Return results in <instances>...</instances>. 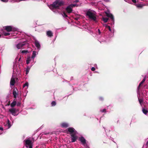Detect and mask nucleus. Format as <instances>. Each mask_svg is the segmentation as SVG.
Segmentation results:
<instances>
[{
  "mask_svg": "<svg viewBox=\"0 0 148 148\" xmlns=\"http://www.w3.org/2000/svg\"><path fill=\"white\" fill-rule=\"evenodd\" d=\"M86 15L90 19L94 21H96L97 18L95 14L91 11L89 10L87 11L86 13Z\"/></svg>",
  "mask_w": 148,
  "mask_h": 148,
  "instance_id": "f03ea898",
  "label": "nucleus"
},
{
  "mask_svg": "<svg viewBox=\"0 0 148 148\" xmlns=\"http://www.w3.org/2000/svg\"><path fill=\"white\" fill-rule=\"evenodd\" d=\"M142 112L145 114L147 115L148 113V111L145 108H143L142 109Z\"/></svg>",
  "mask_w": 148,
  "mask_h": 148,
  "instance_id": "aec40b11",
  "label": "nucleus"
},
{
  "mask_svg": "<svg viewBox=\"0 0 148 148\" xmlns=\"http://www.w3.org/2000/svg\"><path fill=\"white\" fill-rule=\"evenodd\" d=\"M30 70V68L29 66H27L26 69V74H27L29 73Z\"/></svg>",
  "mask_w": 148,
  "mask_h": 148,
  "instance_id": "b1692460",
  "label": "nucleus"
},
{
  "mask_svg": "<svg viewBox=\"0 0 148 148\" xmlns=\"http://www.w3.org/2000/svg\"><path fill=\"white\" fill-rule=\"evenodd\" d=\"M16 99H14L12 102L10 104V106L11 107L13 108L14 107L16 104V102L15 100Z\"/></svg>",
  "mask_w": 148,
  "mask_h": 148,
  "instance_id": "f3484780",
  "label": "nucleus"
},
{
  "mask_svg": "<svg viewBox=\"0 0 148 148\" xmlns=\"http://www.w3.org/2000/svg\"><path fill=\"white\" fill-rule=\"evenodd\" d=\"M1 37V35L0 34V38Z\"/></svg>",
  "mask_w": 148,
  "mask_h": 148,
  "instance_id": "49530a36",
  "label": "nucleus"
},
{
  "mask_svg": "<svg viewBox=\"0 0 148 148\" xmlns=\"http://www.w3.org/2000/svg\"><path fill=\"white\" fill-rule=\"evenodd\" d=\"M47 134V133H46V134Z\"/></svg>",
  "mask_w": 148,
  "mask_h": 148,
  "instance_id": "09e8293b",
  "label": "nucleus"
},
{
  "mask_svg": "<svg viewBox=\"0 0 148 148\" xmlns=\"http://www.w3.org/2000/svg\"><path fill=\"white\" fill-rule=\"evenodd\" d=\"M15 83V80L14 78L12 77L10 81V84L11 85L14 86Z\"/></svg>",
  "mask_w": 148,
  "mask_h": 148,
  "instance_id": "ddd939ff",
  "label": "nucleus"
},
{
  "mask_svg": "<svg viewBox=\"0 0 148 148\" xmlns=\"http://www.w3.org/2000/svg\"><path fill=\"white\" fill-rule=\"evenodd\" d=\"M28 44L26 41L20 42L16 45V47L18 49H21L23 48L27 47Z\"/></svg>",
  "mask_w": 148,
  "mask_h": 148,
  "instance_id": "7ed1b4c3",
  "label": "nucleus"
},
{
  "mask_svg": "<svg viewBox=\"0 0 148 148\" xmlns=\"http://www.w3.org/2000/svg\"><path fill=\"white\" fill-rule=\"evenodd\" d=\"M2 1L5 2H7L8 1V0H1Z\"/></svg>",
  "mask_w": 148,
  "mask_h": 148,
  "instance_id": "c9c22d12",
  "label": "nucleus"
},
{
  "mask_svg": "<svg viewBox=\"0 0 148 148\" xmlns=\"http://www.w3.org/2000/svg\"><path fill=\"white\" fill-rule=\"evenodd\" d=\"M3 34L5 36H9L10 35V33L8 32H3Z\"/></svg>",
  "mask_w": 148,
  "mask_h": 148,
  "instance_id": "5701e85b",
  "label": "nucleus"
},
{
  "mask_svg": "<svg viewBox=\"0 0 148 148\" xmlns=\"http://www.w3.org/2000/svg\"><path fill=\"white\" fill-rule=\"evenodd\" d=\"M68 132L70 133V134L71 135V134L75 133V129L73 127H69L68 128Z\"/></svg>",
  "mask_w": 148,
  "mask_h": 148,
  "instance_id": "0eeeda50",
  "label": "nucleus"
},
{
  "mask_svg": "<svg viewBox=\"0 0 148 148\" xmlns=\"http://www.w3.org/2000/svg\"><path fill=\"white\" fill-rule=\"evenodd\" d=\"M56 104V102L54 101H53L51 103V105L52 106H54Z\"/></svg>",
  "mask_w": 148,
  "mask_h": 148,
  "instance_id": "bb28decb",
  "label": "nucleus"
},
{
  "mask_svg": "<svg viewBox=\"0 0 148 148\" xmlns=\"http://www.w3.org/2000/svg\"><path fill=\"white\" fill-rule=\"evenodd\" d=\"M137 7H138V8H141L142 7H143V6L141 4H138V5H137Z\"/></svg>",
  "mask_w": 148,
  "mask_h": 148,
  "instance_id": "473e14b6",
  "label": "nucleus"
},
{
  "mask_svg": "<svg viewBox=\"0 0 148 148\" xmlns=\"http://www.w3.org/2000/svg\"><path fill=\"white\" fill-rule=\"evenodd\" d=\"M25 147L27 148L29 147V148H32V141L29 139L25 140Z\"/></svg>",
  "mask_w": 148,
  "mask_h": 148,
  "instance_id": "20e7f679",
  "label": "nucleus"
},
{
  "mask_svg": "<svg viewBox=\"0 0 148 148\" xmlns=\"http://www.w3.org/2000/svg\"><path fill=\"white\" fill-rule=\"evenodd\" d=\"M16 89L17 91H18L17 89L16 88ZM12 94L14 98H15V99H16V98L17 95H18V91H17V92L15 89L14 88L12 91Z\"/></svg>",
  "mask_w": 148,
  "mask_h": 148,
  "instance_id": "9d476101",
  "label": "nucleus"
},
{
  "mask_svg": "<svg viewBox=\"0 0 148 148\" xmlns=\"http://www.w3.org/2000/svg\"><path fill=\"white\" fill-rule=\"evenodd\" d=\"M98 31H99V33H100V31L99 29H98Z\"/></svg>",
  "mask_w": 148,
  "mask_h": 148,
  "instance_id": "a18cd8bd",
  "label": "nucleus"
},
{
  "mask_svg": "<svg viewBox=\"0 0 148 148\" xmlns=\"http://www.w3.org/2000/svg\"><path fill=\"white\" fill-rule=\"evenodd\" d=\"M71 142L73 143L76 141L78 138V136L75 133L71 134Z\"/></svg>",
  "mask_w": 148,
  "mask_h": 148,
  "instance_id": "423d86ee",
  "label": "nucleus"
},
{
  "mask_svg": "<svg viewBox=\"0 0 148 148\" xmlns=\"http://www.w3.org/2000/svg\"><path fill=\"white\" fill-rule=\"evenodd\" d=\"M105 14L107 16L110 17L112 21H114V18L112 14L106 12H105Z\"/></svg>",
  "mask_w": 148,
  "mask_h": 148,
  "instance_id": "9b49d317",
  "label": "nucleus"
},
{
  "mask_svg": "<svg viewBox=\"0 0 148 148\" xmlns=\"http://www.w3.org/2000/svg\"><path fill=\"white\" fill-rule=\"evenodd\" d=\"M10 101H9V102L8 103V104H7V105H8V106H9V105H10Z\"/></svg>",
  "mask_w": 148,
  "mask_h": 148,
  "instance_id": "a19ab883",
  "label": "nucleus"
},
{
  "mask_svg": "<svg viewBox=\"0 0 148 148\" xmlns=\"http://www.w3.org/2000/svg\"><path fill=\"white\" fill-rule=\"evenodd\" d=\"M4 29L8 32L14 31L16 30V29L11 26H6L4 27Z\"/></svg>",
  "mask_w": 148,
  "mask_h": 148,
  "instance_id": "39448f33",
  "label": "nucleus"
},
{
  "mask_svg": "<svg viewBox=\"0 0 148 148\" xmlns=\"http://www.w3.org/2000/svg\"><path fill=\"white\" fill-rule=\"evenodd\" d=\"M20 103H18L17 104V106H20Z\"/></svg>",
  "mask_w": 148,
  "mask_h": 148,
  "instance_id": "4c0bfd02",
  "label": "nucleus"
},
{
  "mask_svg": "<svg viewBox=\"0 0 148 148\" xmlns=\"http://www.w3.org/2000/svg\"><path fill=\"white\" fill-rule=\"evenodd\" d=\"M108 18L106 17H103L102 20L104 21L105 23H106L107 22Z\"/></svg>",
  "mask_w": 148,
  "mask_h": 148,
  "instance_id": "412c9836",
  "label": "nucleus"
},
{
  "mask_svg": "<svg viewBox=\"0 0 148 148\" xmlns=\"http://www.w3.org/2000/svg\"><path fill=\"white\" fill-rule=\"evenodd\" d=\"M88 148H90L89 147Z\"/></svg>",
  "mask_w": 148,
  "mask_h": 148,
  "instance_id": "603ef678",
  "label": "nucleus"
},
{
  "mask_svg": "<svg viewBox=\"0 0 148 148\" xmlns=\"http://www.w3.org/2000/svg\"><path fill=\"white\" fill-rule=\"evenodd\" d=\"M145 78H144L141 81V82L140 83L139 86L138 87V90H139V88L141 86V85L145 81Z\"/></svg>",
  "mask_w": 148,
  "mask_h": 148,
  "instance_id": "a211bd4d",
  "label": "nucleus"
},
{
  "mask_svg": "<svg viewBox=\"0 0 148 148\" xmlns=\"http://www.w3.org/2000/svg\"><path fill=\"white\" fill-rule=\"evenodd\" d=\"M106 111V109H104L102 110H101V112H105Z\"/></svg>",
  "mask_w": 148,
  "mask_h": 148,
  "instance_id": "f704fd0d",
  "label": "nucleus"
},
{
  "mask_svg": "<svg viewBox=\"0 0 148 148\" xmlns=\"http://www.w3.org/2000/svg\"><path fill=\"white\" fill-rule=\"evenodd\" d=\"M35 45L36 47L38 49L40 47L39 43L37 40L35 41Z\"/></svg>",
  "mask_w": 148,
  "mask_h": 148,
  "instance_id": "dca6fc26",
  "label": "nucleus"
},
{
  "mask_svg": "<svg viewBox=\"0 0 148 148\" xmlns=\"http://www.w3.org/2000/svg\"><path fill=\"white\" fill-rule=\"evenodd\" d=\"M65 10L69 14L71 13L73 11V8L70 5L66 8Z\"/></svg>",
  "mask_w": 148,
  "mask_h": 148,
  "instance_id": "6e6552de",
  "label": "nucleus"
},
{
  "mask_svg": "<svg viewBox=\"0 0 148 148\" xmlns=\"http://www.w3.org/2000/svg\"><path fill=\"white\" fill-rule=\"evenodd\" d=\"M79 140L81 142L83 145H84L86 144V140L83 136L79 137Z\"/></svg>",
  "mask_w": 148,
  "mask_h": 148,
  "instance_id": "1a4fd4ad",
  "label": "nucleus"
},
{
  "mask_svg": "<svg viewBox=\"0 0 148 148\" xmlns=\"http://www.w3.org/2000/svg\"><path fill=\"white\" fill-rule=\"evenodd\" d=\"M100 99L101 100H103V98L102 97H100Z\"/></svg>",
  "mask_w": 148,
  "mask_h": 148,
  "instance_id": "37998d69",
  "label": "nucleus"
},
{
  "mask_svg": "<svg viewBox=\"0 0 148 148\" xmlns=\"http://www.w3.org/2000/svg\"><path fill=\"white\" fill-rule=\"evenodd\" d=\"M75 20H78V18H75Z\"/></svg>",
  "mask_w": 148,
  "mask_h": 148,
  "instance_id": "79ce46f5",
  "label": "nucleus"
},
{
  "mask_svg": "<svg viewBox=\"0 0 148 148\" xmlns=\"http://www.w3.org/2000/svg\"><path fill=\"white\" fill-rule=\"evenodd\" d=\"M132 1L134 3H136V0H132Z\"/></svg>",
  "mask_w": 148,
  "mask_h": 148,
  "instance_id": "e433bc0d",
  "label": "nucleus"
},
{
  "mask_svg": "<svg viewBox=\"0 0 148 148\" xmlns=\"http://www.w3.org/2000/svg\"><path fill=\"white\" fill-rule=\"evenodd\" d=\"M62 15L64 17H68L67 15L64 12H62Z\"/></svg>",
  "mask_w": 148,
  "mask_h": 148,
  "instance_id": "393cba45",
  "label": "nucleus"
},
{
  "mask_svg": "<svg viewBox=\"0 0 148 148\" xmlns=\"http://www.w3.org/2000/svg\"><path fill=\"white\" fill-rule=\"evenodd\" d=\"M47 134V133H46V134Z\"/></svg>",
  "mask_w": 148,
  "mask_h": 148,
  "instance_id": "8fccbe9b",
  "label": "nucleus"
},
{
  "mask_svg": "<svg viewBox=\"0 0 148 148\" xmlns=\"http://www.w3.org/2000/svg\"><path fill=\"white\" fill-rule=\"evenodd\" d=\"M28 52V50H22L21 51V53H27Z\"/></svg>",
  "mask_w": 148,
  "mask_h": 148,
  "instance_id": "c85d7f7f",
  "label": "nucleus"
},
{
  "mask_svg": "<svg viewBox=\"0 0 148 148\" xmlns=\"http://www.w3.org/2000/svg\"><path fill=\"white\" fill-rule=\"evenodd\" d=\"M138 100H139V102L140 103V104L141 103H142L143 102V100L142 99L138 98Z\"/></svg>",
  "mask_w": 148,
  "mask_h": 148,
  "instance_id": "cd10ccee",
  "label": "nucleus"
},
{
  "mask_svg": "<svg viewBox=\"0 0 148 148\" xmlns=\"http://www.w3.org/2000/svg\"><path fill=\"white\" fill-rule=\"evenodd\" d=\"M105 27H106V28H107V29H108L110 31H111V29L110 28V27L108 25H106Z\"/></svg>",
  "mask_w": 148,
  "mask_h": 148,
  "instance_id": "a878e982",
  "label": "nucleus"
},
{
  "mask_svg": "<svg viewBox=\"0 0 148 148\" xmlns=\"http://www.w3.org/2000/svg\"><path fill=\"white\" fill-rule=\"evenodd\" d=\"M9 111L12 115H14L16 112V109L15 108H12L10 109Z\"/></svg>",
  "mask_w": 148,
  "mask_h": 148,
  "instance_id": "f8f14e48",
  "label": "nucleus"
},
{
  "mask_svg": "<svg viewBox=\"0 0 148 148\" xmlns=\"http://www.w3.org/2000/svg\"><path fill=\"white\" fill-rule=\"evenodd\" d=\"M20 1H22L21 0H20Z\"/></svg>",
  "mask_w": 148,
  "mask_h": 148,
  "instance_id": "3c124183",
  "label": "nucleus"
},
{
  "mask_svg": "<svg viewBox=\"0 0 148 148\" xmlns=\"http://www.w3.org/2000/svg\"><path fill=\"white\" fill-rule=\"evenodd\" d=\"M36 52L35 51H33L32 53V56L31 58L33 59H34V58L36 56Z\"/></svg>",
  "mask_w": 148,
  "mask_h": 148,
  "instance_id": "6ab92c4d",
  "label": "nucleus"
},
{
  "mask_svg": "<svg viewBox=\"0 0 148 148\" xmlns=\"http://www.w3.org/2000/svg\"><path fill=\"white\" fill-rule=\"evenodd\" d=\"M61 126L62 127L67 128L69 127V125L67 123H63L61 124Z\"/></svg>",
  "mask_w": 148,
  "mask_h": 148,
  "instance_id": "2eb2a0df",
  "label": "nucleus"
},
{
  "mask_svg": "<svg viewBox=\"0 0 148 148\" xmlns=\"http://www.w3.org/2000/svg\"><path fill=\"white\" fill-rule=\"evenodd\" d=\"M3 128L2 127H0V130H3Z\"/></svg>",
  "mask_w": 148,
  "mask_h": 148,
  "instance_id": "ea45409f",
  "label": "nucleus"
},
{
  "mask_svg": "<svg viewBox=\"0 0 148 148\" xmlns=\"http://www.w3.org/2000/svg\"><path fill=\"white\" fill-rule=\"evenodd\" d=\"M95 69L94 67H92L91 68V70L92 71H95Z\"/></svg>",
  "mask_w": 148,
  "mask_h": 148,
  "instance_id": "72a5a7b5",
  "label": "nucleus"
},
{
  "mask_svg": "<svg viewBox=\"0 0 148 148\" xmlns=\"http://www.w3.org/2000/svg\"><path fill=\"white\" fill-rule=\"evenodd\" d=\"M46 34L47 36L50 37L53 36V33L50 30L47 31V32Z\"/></svg>",
  "mask_w": 148,
  "mask_h": 148,
  "instance_id": "4468645a",
  "label": "nucleus"
},
{
  "mask_svg": "<svg viewBox=\"0 0 148 148\" xmlns=\"http://www.w3.org/2000/svg\"><path fill=\"white\" fill-rule=\"evenodd\" d=\"M7 124H8V126H9V127H10L11 126L10 124V121L8 119V120Z\"/></svg>",
  "mask_w": 148,
  "mask_h": 148,
  "instance_id": "2f4dec72",
  "label": "nucleus"
},
{
  "mask_svg": "<svg viewBox=\"0 0 148 148\" xmlns=\"http://www.w3.org/2000/svg\"><path fill=\"white\" fill-rule=\"evenodd\" d=\"M79 2V1L78 0H76L74 2L75 3H77Z\"/></svg>",
  "mask_w": 148,
  "mask_h": 148,
  "instance_id": "58836bf2",
  "label": "nucleus"
},
{
  "mask_svg": "<svg viewBox=\"0 0 148 148\" xmlns=\"http://www.w3.org/2000/svg\"><path fill=\"white\" fill-rule=\"evenodd\" d=\"M70 5L71 6L72 8H73V7H74L76 6V4H71Z\"/></svg>",
  "mask_w": 148,
  "mask_h": 148,
  "instance_id": "7c9ffc66",
  "label": "nucleus"
},
{
  "mask_svg": "<svg viewBox=\"0 0 148 148\" xmlns=\"http://www.w3.org/2000/svg\"><path fill=\"white\" fill-rule=\"evenodd\" d=\"M67 134H69V133H68V132H67Z\"/></svg>",
  "mask_w": 148,
  "mask_h": 148,
  "instance_id": "de8ad7c7",
  "label": "nucleus"
},
{
  "mask_svg": "<svg viewBox=\"0 0 148 148\" xmlns=\"http://www.w3.org/2000/svg\"><path fill=\"white\" fill-rule=\"evenodd\" d=\"M28 83L27 82H26L23 85V86L24 88L26 86H28Z\"/></svg>",
  "mask_w": 148,
  "mask_h": 148,
  "instance_id": "c756f323",
  "label": "nucleus"
},
{
  "mask_svg": "<svg viewBox=\"0 0 148 148\" xmlns=\"http://www.w3.org/2000/svg\"><path fill=\"white\" fill-rule=\"evenodd\" d=\"M64 2L62 0H56L52 4L50 5L49 7L51 9H59L60 7L64 5Z\"/></svg>",
  "mask_w": 148,
  "mask_h": 148,
  "instance_id": "f257e3e1",
  "label": "nucleus"
},
{
  "mask_svg": "<svg viewBox=\"0 0 148 148\" xmlns=\"http://www.w3.org/2000/svg\"><path fill=\"white\" fill-rule=\"evenodd\" d=\"M30 61V57L28 58H27V59H26V64H28L29 63Z\"/></svg>",
  "mask_w": 148,
  "mask_h": 148,
  "instance_id": "4be33fe9",
  "label": "nucleus"
},
{
  "mask_svg": "<svg viewBox=\"0 0 148 148\" xmlns=\"http://www.w3.org/2000/svg\"><path fill=\"white\" fill-rule=\"evenodd\" d=\"M146 145H148V140L147 141L146 143Z\"/></svg>",
  "mask_w": 148,
  "mask_h": 148,
  "instance_id": "c03bdc74",
  "label": "nucleus"
}]
</instances>
